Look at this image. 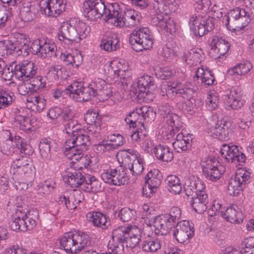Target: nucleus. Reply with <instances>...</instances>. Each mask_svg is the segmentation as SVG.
Listing matches in <instances>:
<instances>
[{
	"label": "nucleus",
	"mask_w": 254,
	"mask_h": 254,
	"mask_svg": "<svg viewBox=\"0 0 254 254\" xmlns=\"http://www.w3.org/2000/svg\"><path fill=\"white\" fill-rule=\"evenodd\" d=\"M205 189L204 183L198 178L187 180L184 185L185 191L188 196L194 197L206 193L204 191Z\"/></svg>",
	"instance_id": "a211bd4d"
},
{
	"label": "nucleus",
	"mask_w": 254,
	"mask_h": 254,
	"mask_svg": "<svg viewBox=\"0 0 254 254\" xmlns=\"http://www.w3.org/2000/svg\"><path fill=\"white\" fill-rule=\"evenodd\" d=\"M14 122L15 125L18 127L20 129L25 131L31 130L32 120L29 121L26 113L23 110H17L15 112Z\"/></svg>",
	"instance_id": "a878e982"
},
{
	"label": "nucleus",
	"mask_w": 254,
	"mask_h": 254,
	"mask_svg": "<svg viewBox=\"0 0 254 254\" xmlns=\"http://www.w3.org/2000/svg\"><path fill=\"white\" fill-rule=\"evenodd\" d=\"M11 95L2 89H0V109H4L10 105L14 99Z\"/></svg>",
	"instance_id": "5fc2aeb1"
},
{
	"label": "nucleus",
	"mask_w": 254,
	"mask_h": 254,
	"mask_svg": "<svg viewBox=\"0 0 254 254\" xmlns=\"http://www.w3.org/2000/svg\"><path fill=\"white\" fill-rule=\"evenodd\" d=\"M55 188V184L52 185L50 182H45L41 186L38 187L36 195L38 198L41 199L50 193Z\"/></svg>",
	"instance_id": "864d4df0"
},
{
	"label": "nucleus",
	"mask_w": 254,
	"mask_h": 254,
	"mask_svg": "<svg viewBox=\"0 0 254 254\" xmlns=\"http://www.w3.org/2000/svg\"><path fill=\"white\" fill-rule=\"evenodd\" d=\"M170 192L175 194H179L182 189L180 179L175 175H170L166 179Z\"/></svg>",
	"instance_id": "c03bdc74"
},
{
	"label": "nucleus",
	"mask_w": 254,
	"mask_h": 254,
	"mask_svg": "<svg viewBox=\"0 0 254 254\" xmlns=\"http://www.w3.org/2000/svg\"><path fill=\"white\" fill-rule=\"evenodd\" d=\"M241 91L238 87L234 88L230 91L226 100V104L233 109L240 108L244 101L241 99Z\"/></svg>",
	"instance_id": "473e14b6"
},
{
	"label": "nucleus",
	"mask_w": 254,
	"mask_h": 254,
	"mask_svg": "<svg viewBox=\"0 0 254 254\" xmlns=\"http://www.w3.org/2000/svg\"><path fill=\"white\" fill-rule=\"evenodd\" d=\"M140 16L137 12L132 9H127L125 11L124 15L117 22V27H133L137 25L140 21Z\"/></svg>",
	"instance_id": "4be33fe9"
},
{
	"label": "nucleus",
	"mask_w": 254,
	"mask_h": 254,
	"mask_svg": "<svg viewBox=\"0 0 254 254\" xmlns=\"http://www.w3.org/2000/svg\"><path fill=\"white\" fill-rule=\"evenodd\" d=\"M108 13L105 15V20L106 22H110L117 26V22L121 19L123 14L122 9L117 2H114L110 4L108 9Z\"/></svg>",
	"instance_id": "7c9ffc66"
},
{
	"label": "nucleus",
	"mask_w": 254,
	"mask_h": 254,
	"mask_svg": "<svg viewBox=\"0 0 254 254\" xmlns=\"http://www.w3.org/2000/svg\"><path fill=\"white\" fill-rule=\"evenodd\" d=\"M87 220L93 224L94 226L101 228L103 230L108 229L110 225V220L106 216L99 212H89L86 215Z\"/></svg>",
	"instance_id": "5701e85b"
},
{
	"label": "nucleus",
	"mask_w": 254,
	"mask_h": 254,
	"mask_svg": "<svg viewBox=\"0 0 254 254\" xmlns=\"http://www.w3.org/2000/svg\"><path fill=\"white\" fill-rule=\"evenodd\" d=\"M41 44H42V46L39 54L40 57L45 58L58 57V53L57 51L56 46L54 42L49 39L43 38Z\"/></svg>",
	"instance_id": "c756f323"
},
{
	"label": "nucleus",
	"mask_w": 254,
	"mask_h": 254,
	"mask_svg": "<svg viewBox=\"0 0 254 254\" xmlns=\"http://www.w3.org/2000/svg\"><path fill=\"white\" fill-rule=\"evenodd\" d=\"M252 68V65L250 62L240 63L229 69L228 72L231 75L234 74L241 75L247 73Z\"/></svg>",
	"instance_id": "3c124183"
},
{
	"label": "nucleus",
	"mask_w": 254,
	"mask_h": 254,
	"mask_svg": "<svg viewBox=\"0 0 254 254\" xmlns=\"http://www.w3.org/2000/svg\"><path fill=\"white\" fill-rule=\"evenodd\" d=\"M181 83L178 81H173L172 84H164L162 85L161 94L166 95L170 99H174L177 96Z\"/></svg>",
	"instance_id": "ea45409f"
},
{
	"label": "nucleus",
	"mask_w": 254,
	"mask_h": 254,
	"mask_svg": "<svg viewBox=\"0 0 254 254\" xmlns=\"http://www.w3.org/2000/svg\"><path fill=\"white\" fill-rule=\"evenodd\" d=\"M30 161L27 159V157L22 156L20 158L16 159L11 164V170L13 174H17L20 170L27 165Z\"/></svg>",
	"instance_id": "13d9d810"
},
{
	"label": "nucleus",
	"mask_w": 254,
	"mask_h": 254,
	"mask_svg": "<svg viewBox=\"0 0 254 254\" xmlns=\"http://www.w3.org/2000/svg\"><path fill=\"white\" fill-rule=\"evenodd\" d=\"M84 120L87 124L90 125L89 131L94 130V133L96 134L100 130L101 119L99 117L98 113L93 110H88L84 115Z\"/></svg>",
	"instance_id": "c85d7f7f"
},
{
	"label": "nucleus",
	"mask_w": 254,
	"mask_h": 254,
	"mask_svg": "<svg viewBox=\"0 0 254 254\" xmlns=\"http://www.w3.org/2000/svg\"><path fill=\"white\" fill-rule=\"evenodd\" d=\"M32 78L33 80L29 82L32 90L36 91L45 87L46 81L45 77L37 76Z\"/></svg>",
	"instance_id": "052dcab7"
},
{
	"label": "nucleus",
	"mask_w": 254,
	"mask_h": 254,
	"mask_svg": "<svg viewBox=\"0 0 254 254\" xmlns=\"http://www.w3.org/2000/svg\"><path fill=\"white\" fill-rule=\"evenodd\" d=\"M82 8L84 15L91 21H96L104 14H106V6L102 0H86Z\"/></svg>",
	"instance_id": "39448f33"
},
{
	"label": "nucleus",
	"mask_w": 254,
	"mask_h": 254,
	"mask_svg": "<svg viewBox=\"0 0 254 254\" xmlns=\"http://www.w3.org/2000/svg\"><path fill=\"white\" fill-rule=\"evenodd\" d=\"M119 40L114 34L108 33L104 35L101 40L100 48L110 52L117 50L120 48Z\"/></svg>",
	"instance_id": "b1692460"
},
{
	"label": "nucleus",
	"mask_w": 254,
	"mask_h": 254,
	"mask_svg": "<svg viewBox=\"0 0 254 254\" xmlns=\"http://www.w3.org/2000/svg\"><path fill=\"white\" fill-rule=\"evenodd\" d=\"M37 69L33 62L23 61L15 66L14 72L15 75L21 78V80H29L34 77Z\"/></svg>",
	"instance_id": "f8f14e48"
},
{
	"label": "nucleus",
	"mask_w": 254,
	"mask_h": 254,
	"mask_svg": "<svg viewBox=\"0 0 254 254\" xmlns=\"http://www.w3.org/2000/svg\"><path fill=\"white\" fill-rule=\"evenodd\" d=\"M64 182L72 188H77L81 185L84 186L86 177L79 170H75L72 168H67L63 176Z\"/></svg>",
	"instance_id": "2eb2a0df"
},
{
	"label": "nucleus",
	"mask_w": 254,
	"mask_h": 254,
	"mask_svg": "<svg viewBox=\"0 0 254 254\" xmlns=\"http://www.w3.org/2000/svg\"><path fill=\"white\" fill-rule=\"evenodd\" d=\"M231 126L230 122L218 121L215 126L210 128L211 135L220 140L228 139L233 132Z\"/></svg>",
	"instance_id": "dca6fc26"
},
{
	"label": "nucleus",
	"mask_w": 254,
	"mask_h": 254,
	"mask_svg": "<svg viewBox=\"0 0 254 254\" xmlns=\"http://www.w3.org/2000/svg\"><path fill=\"white\" fill-rule=\"evenodd\" d=\"M74 27H75V30L77 33L78 42H79L82 39L85 38L89 34L90 31V27L85 22L80 21L75 22Z\"/></svg>",
	"instance_id": "603ef678"
},
{
	"label": "nucleus",
	"mask_w": 254,
	"mask_h": 254,
	"mask_svg": "<svg viewBox=\"0 0 254 254\" xmlns=\"http://www.w3.org/2000/svg\"><path fill=\"white\" fill-rule=\"evenodd\" d=\"M226 17L225 25L230 30L239 31L245 28L250 21V15L245 9L236 7L231 10Z\"/></svg>",
	"instance_id": "f03ea898"
},
{
	"label": "nucleus",
	"mask_w": 254,
	"mask_h": 254,
	"mask_svg": "<svg viewBox=\"0 0 254 254\" xmlns=\"http://www.w3.org/2000/svg\"><path fill=\"white\" fill-rule=\"evenodd\" d=\"M211 45L212 50L216 53V55L215 56V59L221 58V56L223 57L230 48L229 42L225 38L217 36L213 37Z\"/></svg>",
	"instance_id": "412c9836"
},
{
	"label": "nucleus",
	"mask_w": 254,
	"mask_h": 254,
	"mask_svg": "<svg viewBox=\"0 0 254 254\" xmlns=\"http://www.w3.org/2000/svg\"><path fill=\"white\" fill-rule=\"evenodd\" d=\"M191 197V204L193 210L198 213H202L207 209L208 202L206 193Z\"/></svg>",
	"instance_id": "72a5a7b5"
},
{
	"label": "nucleus",
	"mask_w": 254,
	"mask_h": 254,
	"mask_svg": "<svg viewBox=\"0 0 254 254\" xmlns=\"http://www.w3.org/2000/svg\"><path fill=\"white\" fill-rule=\"evenodd\" d=\"M129 43L136 52L149 49L153 43L151 32L146 27L136 28L130 34Z\"/></svg>",
	"instance_id": "f257e3e1"
},
{
	"label": "nucleus",
	"mask_w": 254,
	"mask_h": 254,
	"mask_svg": "<svg viewBox=\"0 0 254 254\" xmlns=\"http://www.w3.org/2000/svg\"><path fill=\"white\" fill-rule=\"evenodd\" d=\"M90 84L92 90L95 92V96H98L99 100H107L112 95V92L105 80L98 79Z\"/></svg>",
	"instance_id": "aec40b11"
},
{
	"label": "nucleus",
	"mask_w": 254,
	"mask_h": 254,
	"mask_svg": "<svg viewBox=\"0 0 254 254\" xmlns=\"http://www.w3.org/2000/svg\"><path fill=\"white\" fill-rule=\"evenodd\" d=\"M201 54L202 50L201 49H191L187 55L186 61L192 60L193 62L192 64H196L197 63H200L201 61Z\"/></svg>",
	"instance_id": "338daca9"
},
{
	"label": "nucleus",
	"mask_w": 254,
	"mask_h": 254,
	"mask_svg": "<svg viewBox=\"0 0 254 254\" xmlns=\"http://www.w3.org/2000/svg\"><path fill=\"white\" fill-rule=\"evenodd\" d=\"M136 93L147 94L155 88L154 78L147 74H144L137 79Z\"/></svg>",
	"instance_id": "6ab92c4d"
},
{
	"label": "nucleus",
	"mask_w": 254,
	"mask_h": 254,
	"mask_svg": "<svg viewBox=\"0 0 254 254\" xmlns=\"http://www.w3.org/2000/svg\"><path fill=\"white\" fill-rule=\"evenodd\" d=\"M153 152L156 157L161 161L169 162L172 160L174 157L173 153L167 146L158 145L153 148Z\"/></svg>",
	"instance_id": "c9c22d12"
},
{
	"label": "nucleus",
	"mask_w": 254,
	"mask_h": 254,
	"mask_svg": "<svg viewBox=\"0 0 254 254\" xmlns=\"http://www.w3.org/2000/svg\"><path fill=\"white\" fill-rule=\"evenodd\" d=\"M127 168L131 172L132 175L137 176L140 175L143 170L142 162L138 159H135L129 165V166L127 167Z\"/></svg>",
	"instance_id": "bf43d9fd"
},
{
	"label": "nucleus",
	"mask_w": 254,
	"mask_h": 254,
	"mask_svg": "<svg viewBox=\"0 0 254 254\" xmlns=\"http://www.w3.org/2000/svg\"><path fill=\"white\" fill-rule=\"evenodd\" d=\"M103 181L107 184L114 186H120L127 184L128 181L127 171L123 167L106 170L101 174Z\"/></svg>",
	"instance_id": "0eeeda50"
},
{
	"label": "nucleus",
	"mask_w": 254,
	"mask_h": 254,
	"mask_svg": "<svg viewBox=\"0 0 254 254\" xmlns=\"http://www.w3.org/2000/svg\"><path fill=\"white\" fill-rule=\"evenodd\" d=\"M16 146L20 151L25 155H29L31 153L30 146L23 141L19 136H15Z\"/></svg>",
	"instance_id": "0e129e2a"
},
{
	"label": "nucleus",
	"mask_w": 254,
	"mask_h": 254,
	"mask_svg": "<svg viewBox=\"0 0 254 254\" xmlns=\"http://www.w3.org/2000/svg\"><path fill=\"white\" fill-rule=\"evenodd\" d=\"M62 69L60 65H52L48 70L47 76L52 79L57 80L62 77Z\"/></svg>",
	"instance_id": "680f3d73"
},
{
	"label": "nucleus",
	"mask_w": 254,
	"mask_h": 254,
	"mask_svg": "<svg viewBox=\"0 0 254 254\" xmlns=\"http://www.w3.org/2000/svg\"><path fill=\"white\" fill-rule=\"evenodd\" d=\"M172 145L178 152L187 150L190 146L189 136L184 135L182 132L179 133L177 135L175 141L172 143Z\"/></svg>",
	"instance_id": "58836bf2"
},
{
	"label": "nucleus",
	"mask_w": 254,
	"mask_h": 254,
	"mask_svg": "<svg viewBox=\"0 0 254 254\" xmlns=\"http://www.w3.org/2000/svg\"><path fill=\"white\" fill-rule=\"evenodd\" d=\"M173 225L174 223L165 215L155 217L153 222L154 233L158 235L167 234L171 230Z\"/></svg>",
	"instance_id": "f3484780"
},
{
	"label": "nucleus",
	"mask_w": 254,
	"mask_h": 254,
	"mask_svg": "<svg viewBox=\"0 0 254 254\" xmlns=\"http://www.w3.org/2000/svg\"><path fill=\"white\" fill-rule=\"evenodd\" d=\"M74 23V20H70L62 23L58 33V38L60 41L78 42L77 33L73 25Z\"/></svg>",
	"instance_id": "ddd939ff"
},
{
	"label": "nucleus",
	"mask_w": 254,
	"mask_h": 254,
	"mask_svg": "<svg viewBox=\"0 0 254 254\" xmlns=\"http://www.w3.org/2000/svg\"><path fill=\"white\" fill-rule=\"evenodd\" d=\"M145 190H146L147 185L148 188L150 190V192H154L161 184V176L159 171L156 169H153L149 172L145 177Z\"/></svg>",
	"instance_id": "bb28decb"
},
{
	"label": "nucleus",
	"mask_w": 254,
	"mask_h": 254,
	"mask_svg": "<svg viewBox=\"0 0 254 254\" xmlns=\"http://www.w3.org/2000/svg\"><path fill=\"white\" fill-rule=\"evenodd\" d=\"M39 6L42 13L49 17H56L64 10V0H42Z\"/></svg>",
	"instance_id": "6e6552de"
},
{
	"label": "nucleus",
	"mask_w": 254,
	"mask_h": 254,
	"mask_svg": "<svg viewBox=\"0 0 254 254\" xmlns=\"http://www.w3.org/2000/svg\"><path fill=\"white\" fill-rule=\"evenodd\" d=\"M195 77L197 79L200 78L201 82L207 85H210L213 83L214 77L210 70L205 69L202 67H199L195 71Z\"/></svg>",
	"instance_id": "de8ad7c7"
},
{
	"label": "nucleus",
	"mask_w": 254,
	"mask_h": 254,
	"mask_svg": "<svg viewBox=\"0 0 254 254\" xmlns=\"http://www.w3.org/2000/svg\"><path fill=\"white\" fill-rule=\"evenodd\" d=\"M143 251L147 253H155L160 249L161 247L160 240L154 238H148L142 243Z\"/></svg>",
	"instance_id": "79ce46f5"
},
{
	"label": "nucleus",
	"mask_w": 254,
	"mask_h": 254,
	"mask_svg": "<svg viewBox=\"0 0 254 254\" xmlns=\"http://www.w3.org/2000/svg\"><path fill=\"white\" fill-rule=\"evenodd\" d=\"M66 141L67 145L69 146V144H75L79 146L80 149L82 150H86L87 146L90 143V137L84 131L82 132H79L74 136L69 135Z\"/></svg>",
	"instance_id": "393cba45"
},
{
	"label": "nucleus",
	"mask_w": 254,
	"mask_h": 254,
	"mask_svg": "<svg viewBox=\"0 0 254 254\" xmlns=\"http://www.w3.org/2000/svg\"><path fill=\"white\" fill-rule=\"evenodd\" d=\"M20 14L23 21H32L35 16L34 6L29 2L23 3L20 9Z\"/></svg>",
	"instance_id": "37998d69"
},
{
	"label": "nucleus",
	"mask_w": 254,
	"mask_h": 254,
	"mask_svg": "<svg viewBox=\"0 0 254 254\" xmlns=\"http://www.w3.org/2000/svg\"><path fill=\"white\" fill-rule=\"evenodd\" d=\"M75 243L74 233L71 232L65 233L60 240L61 246L71 254H77Z\"/></svg>",
	"instance_id": "2f4dec72"
},
{
	"label": "nucleus",
	"mask_w": 254,
	"mask_h": 254,
	"mask_svg": "<svg viewBox=\"0 0 254 254\" xmlns=\"http://www.w3.org/2000/svg\"><path fill=\"white\" fill-rule=\"evenodd\" d=\"M74 238L77 254L91 245V238L88 234L84 232L79 231L75 232L74 233Z\"/></svg>",
	"instance_id": "e433bc0d"
},
{
	"label": "nucleus",
	"mask_w": 254,
	"mask_h": 254,
	"mask_svg": "<svg viewBox=\"0 0 254 254\" xmlns=\"http://www.w3.org/2000/svg\"><path fill=\"white\" fill-rule=\"evenodd\" d=\"M218 164L219 162L215 158L208 159L202 163V174L207 180L215 182L221 178L222 171L220 168L222 166Z\"/></svg>",
	"instance_id": "1a4fd4ad"
},
{
	"label": "nucleus",
	"mask_w": 254,
	"mask_h": 254,
	"mask_svg": "<svg viewBox=\"0 0 254 254\" xmlns=\"http://www.w3.org/2000/svg\"><path fill=\"white\" fill-rule=\"evenodd\" d=\"M35 173V168L31 163H29L17 173L25 180H31L33 178Z\"/></svg>",
	"instance_id": "6e6d98bb"
},
{
	"label": "nucleus",
	"mask_w": 254,
	"mask_h": 254,
	"mask_svg": "<svg viewBox=\"0 0 254 254\" xmlns=\"http://www.w3.org/2000/svg\"><path fill=\"white\" fill-rule=\"evenodd\" d=\"M69 197L72 202V205H70V208L71 209H75L77 205L84 199V196L80 191H74L70 194Z\"/></svg>",
	"instance_id": "e2e57ef3"
},
{
	"label": "nucleus",
	"mask_w": 254,
	"mask_h": 254,
	"mask_svg": "<svg viewBox=\"0 0 254 254\" xmlns=\"http://www.w3.org/2000/svg\"><path fill=\"white\" fill-rule=\"evenodd\" d=\"M169 119L167 120V123L169 126H171L174 130V128L179 129L182 127V122L180 118L176 114H171L168 116Z\"/></svg>",
	"instance_id": "774afa93"
},
{
	"label": "nucleus",
	"mask_w": 254,
	"mask_h": 254,
	"mask_svg": "<svg viewBox=\"0 0 254 254\" xmlns=\"http://www.w3.org/2000/svg\"><path fill=\"white\" fill-rule=\"evenodd\" d=\"M227 221L239 224L243 222V214L240 209L236 205L228 207L222 216Z\"/></svg>",
	"instance_id": "cd10ccee"
},
{
	"label": "nucleus",
	"mask_w": 254,
	"mask_h": 254,
	"mask_svg": "<svg viewBox=\"0 0 254 254\" xmlns=\"http://www.w3.org/2000/svg\"><path fill=\"white\" fill-rule=\"evenodd\" d=\"M194 234L193 227H191L190 222L183 220L178 222L173 230V236L176 240L180 243L187 242Z\"/></svg>",
	"instance_id": "9b49d317"
},
{
	"label": "nucleus",
	"mask_w": 254,
	"mask_h": 254,
	"mask_svg": "<svg viewBox=\"0 0 254 254\" xmlns=\"http://www.w3.org/2000/svg\"><path fill=\"white\" fill-rule=\"evenodd\" d=\"M3 133L6 138L1 146V151L7 155L12 154L14 151V148L12 145V137L9 130H5Z\"/></svg>",
	"instance_id": "8fccbe9b"
},
{
	"label": "nucleus",
	"mask_w": 254,
	"mask_h": 254,
	"mask_svg": "<svg viewBox=\"0 0 254 254\" xmlns=\"http://www.w3.org/2000/svg\"><path fill=\"white\" fill-rule=\"evenodd\" d=\"M189 22L190 29L200 37L211 31L214 26L211 19H202L199 16L191 17Z\"/></svg>",
	"instance_id": "9d476101"
},
{
	"label": "nucleus",
	"mask_w": 254,
	"mask_h": 254,
	"mask_svg": "<svg viewBox=\"0 0 254 254\" xmlns=\"http://www.w3.org/2000/svg\"><path fill=\"white\" fill-rule=\"evenodd\" d=\"M52 141L50 139H42L39 144L40 155L44 160H49L51 157V146Z\"/></svg>",
	"instance_id": "09e8293b"
},
{
	"label": "nucleus",
	"mask_w": 254,
	"mask_h": 254,
	"mask_svg": "<svg viewBox=\"0 0 254 254\" xmlns=\"http://www.w3.org/2000/svg\"><path fill=\"white\" fill-rule=\"evenodd\" d=\"M127 226H122L113 230L112 232V239L113 242L126 244V240L128 236Z\"/></svg>",
	"instance_id": "a18cd8bd"
},
{
	"label": "nucleus",
	"mask_w": 254,
	"mask_h": 254,
	"mask_svg": "<svg viewBox=\"0 0 254 254\" xmlns=\"http://www.w3.org/2000/svg\"><path fill=\"white\" fill-rule=\"evenodd\" d=\"M152 4L154 9L159 11L157 12L156 16L153 18L154 22L161 29L166 30L167 32L172 34L176 31V23L172 19L170 13L167 11L162 12L161 8L162 7V0H151Z\"/></svg>",
	"instance_id": "20e7f679"
},
{
	"label": "nucleus",
	"mask_w": 254,
	"mask_h": 254,
	"mask_svg": "<svg viewBox=\"0 0 254 254\" xmlns=\"http://www.w3.org/2000/svg\"><path fill=\"white\" fill-rule=\"evenodd\" d=\"M219 97L217 93L214 91H210L206 100V105L210 110H213L217 107L219 103Z\"/></svg>",
	"instance_id": "4d7b16f0"
},
{
	"label": "nucleus",
	"mask_w": 254,
	"mask_h": 254,
	"mask_svg": "<svg viewBox=\"0 0 254 254\" xmlns=\"http://www.w3.org/2000/svg\"><path fill=\"white\" fill-rule=\"evenodd\" d=\"M220 152L222 157L224 158L227 161H231L233 162L237 161L240 163L245 162L246 157L245 154L239 151L238 147L236 145L224 144L222 146Z\"/></svg>",
	"instance_id": "4468645a"
},
{
	"label": "nucleus",
	"mask_w": 254,
	"mask_h": 254,
	"mask_svg": "<svg viewBox=\"0 0 254 254\" xmlns=\"http://www.w3.org/2000/svg\"><path fill=\"white\" fill-rule=\"evenodd\" d=\"M27 102L31 104L30 108L33 110L41 112L45 107L46 101L43 96L37 94L29 95L27 97Z\"/></svg>",
	"instance_id": "4c0bfd02"
},
{
	"label": "nucleus",
	"mask_w": 254,
	"mask_h": 254,
	"mask_svg": "<svg viewBox=\"0 0 254 254\" xmlns=\"http://www.w3.org/2000/svg\"><path fill=\"white\" fill-rule=\"evenodd\" d=\"M20 36L21 37L20 39L23 40V44H20L18 46L13 47L12 49L13 53L18 56L21 55L24 56H28L29 53L31 52L30 48L28 45L30 42L29 38L25 35L21 34ZM12 48H11L10 51H9L10 54H12L11 52Z\"/></svg>",
	"instance_id": "a19ab883"
},
{
	"label": "nucleus",
	"mask_w": 254,
	"mask_h": 254,
	"mask_svg": "<svg viewBox=\"0 0 254 254\" xmlns=\"http://www.w3.org/2000/svg\"><path fill=\"white\" fill-rule=\"evenodd\" d=\"M136 111L138 115L141 116L144 119L146 118L152 119L154 116L152 108L147 106H141L136 108Z\"/></svg>",
	"instance_id": "69168bd1"
},
{
	"label": "nucleus",
	"mask_w": 254,
	"mask_h": 254,
	"mask_svg": "<svg viewBox=\"0 0 254 254\" xmlns=\"http://www.w3.org/2000/svg\"><path fill=\"white\" fill-rule=\"evenodd\" d=\"M86 192H96L102 189L101 184L96 180L94 176L88 175L85 182V185L82 189Z\"/></svg>",
	"instance_id": "49530a36"
},
{
	"label": "nucleus",
	"mask_w": 254,
	"mask_h": 254,
	"mask_svg": "<svg viewBox=\"0 0 254 254\" xmlns=\"http://www.w3.org/2000/svg\"><path fill=\"white\" fill-rule=\"evenodd\" d=\"M67 94L78 102L87 101L95 97L90 84L84 86L81 82H73L65 90Z\"/></svg>",
	"instance_id": "423d86ee"
},
{
	"label": "nucleus",
	"mask_w": 254,
	"mask_h": 254,
	"mask_svg": "<svg viewBox=\"0 0 254 254\" xmlns=\"http://www.w3.org/2000/svg\"><path fill=\"white\" fill-rule=\"evenodd\" d=\"M251 172L245 168L237 169L235 175L230 180L228 186V193L230 195L236 196L250 182Z\"/></svg>",
	"instance_id": "7ed1b4c3"
},
{
	"label": "nucleus",
	"mask_w": 254,
	"mask_h": 254,
	"mask_svg": "<svg viewBox=\"0 0 254 254\" xmlns=\"http://www.w3.org/2000/svg\"><path fill=\"white\" fill-rule=\"evenodd\" d=\"M133 151L128 150H123L120 151L117 154V157L120 164V167H123L126 168L127 172V167L136 159V155L133 154Z\"/></svg>",
	"instance_id": "f704fd0d"
}]
</instances>
